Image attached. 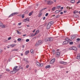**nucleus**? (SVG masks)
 I'll list each match as a JSON object with an SVG mask.
<instances>
[{"mask_svg": "<svg viewBox=\"0 0 80 80\" xmlns=\"http://www.w3.org/2000/svg\"><path fill=\"white\" fill-rule=\"evenodd\" d=\"M70 2L72 3H74L75 2V0H72L70 1Z\"/></svg>", "mask_w": 80, "mask_h": 80, "instance_id": "nucleus-17", "label": "nucleus"}, {"mask_svg": "<svg viewBox=\"0 0 80 80\" xmlns=\"http://www.w3.org/2000/svg\"><path fill=\"white\" fill-rule=\"evenodd\" d=\"M76 58H77V59H78V60H79V59H80V54H78V56L76 57Z\"/></svg>", "mask_w": 80, "mask_h": 80, "instance_id": "nucleus-14", "label": "nucleus"}, {"mask_svg": "<svg viewBox=\"0 0 80 80\" xmlns=\"http://www.w3.org/2000/svg\"><path fill=\"white\" fill-rule=\"evenodd\" d=\"M18 41H21V39L20 38H19L18 39Z\"/></svg>", "mask_w": 80, "mask_h": 80, "instance_id": "nucleus-37", "label": "nucleus"}, {"mask_svg": "<svg viewBox=\"0 0 80 80\" xmlns=\"http://www.w3.org/2000/svg\"><path fill=\"white\" fill-rule=\"evenodd\" d=\"M65 40H68V38H67L66 39H65Z\"/></svg>", "mask_w": 80, "mask_h": 80, "instance_id": "nucleus-59", "label": "nucleus"}, {"mask_svg": "<svg viewBox=\"0 0 80 80\" xmlns=\"http://www.w3.org/2000/svg\"><path fill=\"white\" fill-rule=\"evenodd\" d=\"M38 15V17H40L42 15V13L41 12H40L39 13Z\"/></svg>", "mask_w": 80, "mask_h": 80, "instance_id": "nucleus-23", "label": "nucleus"}, {"mask_svg": "<svg viewBox=\"0 0 80 80\" xmlns=\"http://www.w3.org/2000/svg\"><path fill=\"white\" fill-rule=\"evenodd\" d=\"M50 65H47L46 66V68H50Z\"/></svg>", "mask_w": 80, "mask_h": 80, "instance_id": "nucleus-19", "label": "nucleus"}, {"mask_svg": "<svg viewBox=\"0 0 80 80\" xmlns=\"http://www.w3.org/2000/svg\"><path fill=\"white\" fill-rule=\"evenodd\" d=\"M34 71L35 73H37V70L36 69H35Z\"/></svg>", "mask_w": 80, "mask_h": 80, "instance_id": "nucleus-54", "label": "nucleus"}, {"mask_svg": "<svg viewBox=\"0 0 80 80\" xmlns=\"http://www.w3.org/2000/svg\"><path fill=\"white\" fill-rule=\"evenodd\" d=\"M77 40L78 41H80V39L79 38H78L77 39Z\"/></svg>", "mask_w": 80, "mask_h": 80, "instance_id": "nucleus-44", "label": "nucleus"}, {"mask_svg": "<svg viewBox=\"0 0 80 80\" xmlns=\"http://www.w3.org/2000/svg\"><path fill=\"white\" fill-rule=\"evenodd\" d=\"M56 57H58L60 55V52H56Z\"/></svg>", "mask_w": 80, "mask_h": 80, "instance_id": "nucleus-10", "label": "nucleus"}, {"mask_svg": "<svg viewBox=\"0 0 80 80\" xmlns=\"http://www.w3.org/2000/svg\"><path fill=\"white\" fill-rule=\"evenodd\" d=\"M29 67V65H27L26 66V68H28V67Z\"/></svg>", "mask_w": 80, "mask_h": 80, "instance_id": "nucleus-49", "label": "nucleus"}, {"mask_svg": "<svg viewBox=\"0 0 80 80\" xmlns=\"http://www.w3.org/2000/svg\"><path fill=\"white\" fill-rule=\"evenodd\" d=\"M55 13H59V11L58 10H57L55 12Z\"/></svg>", "mask_w": 80, "mask_h": 80, "instance_id": "nucleus-30", "label": "nucleus"}, {"mask_svg": "<svg viewBox=\"0 0 80 80\" xmlns=\"http://www.w3.org/2000/svg\"><path fill=\"white\" fill-rule=\"evenodd\" d=\"M24 22H26V21H28V22H29V21H30V20L29 19V18H27L24 20Z\"/></svg>", "mask_w": 80, "mask_h": 80, "instance_id": "nucleus-12", "label": "nucleus"}, {"mask_svg": "<svg viewBox=\"0 0 80 80\" xmlns=\"http://www.w3.org/2000/svg\"><path fill=\"white\" fill-rule=\"evenodd\" d=\"M67 12V11L66 10H65L64 11V13H66Z\"/></svg>", "mask_w": 80, "mask_h": 80, "instance_id": "nucleus-55", "label": "nucleus"}, {"mask_svg": "<svg viewBox=\"0 0 80 80\" xmlns=\"http://www.w3.org/2000/svg\"><path fill=\"white\" fill-rule=\"evenodd\" d=\"M28 12H29L28 11V10H27L25 12V13L26 14L28 13Z\"/></svg>", "mask_w": 80, "mask_h": 80, "instance_id": "nucleus-38", "label": "nucleus"}, {"mask_svg": "<svg viewBox=\"0 0 80 80\" xmlns=\"http://www.w3.org/2000/svg\"><path fill=\"white\" fill-rule=\"evenodd\" d=\"M60 7H61V6H57V8H58V9L60 8Z\"/></svg>", "mask_w": 80, "mask_h": 80, "instance_id": "nucleus-42", "label": "nucleus"}, {"mask_svg": "<svg viewBox=\"0 0 80 80\" xmlns=\"http://www.w3.org/2000/svg\"><path fill=\"white\" fill-rule=\"evenodd\" d=\"M66 8H67V9H69V10H70V7H67Z\"/></svg>", "mask_w": 80, "mask_h": 80, "instance_id": "nucleus-39", "label": "nucleus"}, {"mask_svg": "<svg viewBox=\"0 0 80 80\" xmlns=\"http://www.w3.org/2000/svg\"><path fill=\"white\" fill-rule=\"evenodd\" d=\"M17 32L18 34L19 35H21V32H19V31H18V30L17 31Z\"/></svg>", "mask_w": 80, "mask_h": 80, "instance_id": "nucleus-26", "label": "nucleus"}, {"mask_svg": "<svg viewBox=\"0 0 80 80\" xmlns=\"http://www.w3.org/2000/svg\"><path fill=\"white\" fill-rule=\"evenodd\" d=\"M60 15H57L56 16V18H59V17H60Z\"/></svg>", "mask_w": 80, "mask_h": 80, "instance_id": "nucleus-31", "label": "nucleus"}, {"mask_svg": "<svg viewBox=\"0 0 80 80\" xmlns=\"http://www.w3.org/2000/svg\"><path fill=\"white\" fill-rule=\"evenodd\" d=\"M44 65V64L43 63H42V64H40L39 67H42L43 65Z\"/></svg>", "mask_w": 80, "mask_h": 80, "instance_id": "nucleus-28", "label": "nucleus"}, {"mask_svg": "<svg viewBox=\"0 0 80 80\" xmlns=\"http://www.w3.org/2000/svg\"><path fill=\"white\" fill-rule=\"evenodd\" d=\"M80 0H79L78 1V2H77V4H78V3H80Z\"/></svg>", "mask_w": 80, "mask_h": 80, "instance_id": "nucleus-43", "label": "nucleus"}, {"mask_svg": "<svg viewBox=\"0 0 80 80\" xmlns=\"http://www.w3.org/2000/svg\"><path fill=\"white\" fill-rule=\"evenodd\" d=\"M18 49H14L13 50V51H18Z\"/></svg>", "mask_w": 80, "mask_h": 80, "instance_id": "nucleus-36", "label": "nucleus"}, {"mask_svg": "<svg viewBox=\"0 0 80 80\" xmlns=\"http://www.w3.org/2000/svg\"><path fill=\"white\" fill-rule=\"evenodd\" d=\"M52 53L53 55L55 54V50H52Z\"/></svg>", "mask_w": 80, "mask_h": 80, "instance_id": "nucleus-27", "label": "nucleus"}, {"mask_svg": "<svg viewBox=\"0 0 80 80\" xmlns=\"http://www.w3.org/2000/svg\"><path fill=\"white\" fill-rule=\"evenodd\" d=\"M21 56H23V53H21Z\"/></svg>", "mask_w": 80, "mask_h": 80, "instance_id": "nucleus-62", "label": "nucleus"}, {"mask_svg": "<svg viewBox=\"0 0 80 80\" xmlns=\"http://www.w3.org/2000/svg\"><path fill=\"white\" fill-rule=\"evenodd\" d=\"M75 37H76V36L75 35H73L71 37V39H72V40H73V39H74Z\"/></svg>", "mask_w": 80, "mask_h": 80, "instance_id": "nucleus-11", "label": "nucleus"}, {"mask_svg": "<svg viewBox=\"0 0 80 80\" xmlns=\"http://www.w3.org/2000/svg\"><path fill=\"white\" fill-rule=\"evenodd\" d=\"M22 18H24V14H22Z\"/></svg>", "mask_w": 80, "mask_h": 80, "instance_id": "nucleus-46", "label": "nucleus"}, {"mask_svg": "<svg viewBox=\"0 0 80 80\" xmlns=\"http://www.w3.org/2000/svg\"><path fill=\"white\" fill-rule=\"evenodd\" d=\"M73 42H69L70 45H72V44H73Z\"/></svg>", "mask_w": 80, "mask_h": 80, "instance_id": "nucleus-32", "label": "nucleus"}, {"mask_svg": "<svg viewBox=\"0 0 80 80\" xmlns=\"http://www.w3.org/2000/svg\"><path fill=\"white\" fill-rule=\"evenodd\" d=\"M24 61H25V62H26V61H27V59H26V58H24Z\"/></svg>", "mask_w": 80, "mask_h": 80, "instance_id": "nucleus-41", "label": "nucleus"}, {"mask_svg": "<svg viewBox=\"0 0 80 80\" xmlns=\"http://www.w3.org/2000/svg\"><path fill=\"white\" fill-rule=\"evenodd\" d=\"M36 33H37V34L38 33H39V30H37L36 32Z\"/></svg>", "mask_w": 80, "mask_h": 80, "instance_id": "nucleus-34", "label": "nucleus"}, {"mask_svg": "<svg viewBox=\"0 0 80 80\" xmlns=\"http://www.w3.org/2000/svg\"><path fill=\"white\" fill-rule=\"evenodd\" d=\"M69 50H74V51H77L78 49L76 47L73 46L69 48Z\"/></svg>", "mask_w": 80, "mask_h": 80, "instance_id": "nucleus-4", "label": "nucleus"}, {"mask_svg": "<svg viewBox=\"0 0 80 80\" xmlns=\"http://www.w3.org/2000/svg\"><path fill=\"white\" fill-rule=\"evenodd\" d=\"M18 68V67L16 66L13 69V71L10 72L11 74H13V73H15L17 72L19 69H18L17 68Z\"/></svg>", "mask_w": 80, "mask_h": 80, "instance_id": "nucleus-1", "label": "nucleus"}, {"mask_svg": "<svg viewBox=\"0 0 80 80\" xmlns=\"http://www.w3.org/2000/svg\"><path fill=\"white\" fill-rule=\"evenodd\" d=\"M53 1L54 2H56V0H53Z\"/></svg>", "mask_w": 80, "mask_h": 80, "instance_id": "nucleus-63", "label": "nucleus"}, {"mask_svg": "<svg viewBox=\"0 0 80 80\" xmlns=\"http://www.w3.org/2000/svg\"><path fill=\"white\" fill-rule=\"evenodd\" d=\"M25 47V46H24V45H22V48H24V47Z\"/></svg>", "mask_w": 80, "mask_h": 80, "instance_id": "nucleus-58", "label": "nucleus"}, {"mask_svg": "<svg viewBox=\"0 0 80 80\" xmlns=\"http://www.w3.org/2000/svg\"><path fill=\"white\" fill-rule=\"evenodd\" d=\"M15 45H16V44H11L10 45V46L11 47H15Z\"/></svg>", "mask_w": 80, "mask_h": 80, "instance_id": "nucleus-21", "label": "nucleus"}, {"mask_svg": "<svg viewBox=\"0 0 80 80\" xmlns=\"http://www.w3.org/2000/svg\"><path fill=\"white\" fill-rule=\"evenodd\" d=\"M32 13H33V12H30L28 14L29 16H31L32 15Z\"/></svg>", "mask_w": 80, "mask_h": 80, "instance_id": "nucleus-18", "label": "nucleus"}, {"mask_svg": "<svg viewBox=\"0 0 80 80\" xmlns=\"http://www.w3.org/2000/svg\"><path fill=\"white\" fill-rule=\"evenodd\" d=\"M48 38L49 42H51V41H52L53 40V39L52 38Z\"/></svg>", "mask_w": 80, "mask_h": 80, "instance_id": "nucleus-13", "label": "nucleus"}, {"mask_svg": "<svg viewBox=\"0 0 80 80\" xmlns=\"http://www.w3.org/2000/svg\"><path fill=\"white\" fill-rule=\"evenodd\" d=\"M53 24V21H51L47 25V29H49L51 27V25Z\"/></svg>", "mask_w": 80, "mask_h": 80, "instance_id": "nucleus-3", "label": "nucleus"}, {"mask_svg": "<svg viewBox=\"0 0 80 80\" xmlns=\"http://www.w3.org/2000/svg\"><path fill=\"white\" fill-rule=\"evenodd\" d=\"M11 37H9L8 38V40H10L11 39Z\"/></svg>", "mask_w": 80, "mask_h": 80, "instance_id": "nucleus-47", "label": "nucleus"}, {"mask_svg": "<svg viewBox=\"0 0 80 80\" xmlns=\"http://www.w3.org/2000/svg\"><path fill=\"white\" fill-rule=\"evenodd\" d=\"M30 52L32 53V54H33V53H34V52H33V49H31L30 50Z\"/></svg>", "mask_w": 80, "mask_h": 80, "instance_id": "nucleus-22", "label": "nucleus"}, {"mask_svg": "<svg viewBox=\"0 0 80 80\" xmlns=\"http://www.w3.org/2000/svg\"><path fill=\"white\" fill-rule=\"evenodd\" d=\"M48 41H49V40L48 39V38H46L45 39V41L46 42H48Z\"/></svg>", "mask_w": 80, "mask_h": 80, "instance_id": "nucleus-15", "label": "nucleus"}, {"mask_svg": "<svg viewBox=\"0 0 80 80\" xmlns=\"http://www.w3.org/2000/svg\"><path fill=\"white\" fill-rule=\"evenodd\" d=\"M40 64V63L38 62H36V65H37L38 66H39V67Z\"/></svg>", "mask_w": 80, "mask_h": 80, "instance_id": "nucleus-25", "label": "nucleus"}, {"mask_svg": "<svg viewBox=\"0 0 80 80\" xmlns=\"http://www.w3.org/2000/svg\"><path fill=\"white\" fill-rule=\"evenodd\" d=\"M52 16L53 17H55V15L54 14L52 15Z\"/></svg>", "mask_w": 80, "mask_h": 80, "instance_id": "nucleus-61", "label": "nucleus"}, {"mask_svg": "<svg viewBox=\"0 0 80 80\" xmlns=\"http://www.w3.org/2000/svg\"><path fill=\"white\" fill-rule=\"evenodd\" d=\"M21 24H22V23L21 22H19L18 23V25H21Z\"/></svg>", "mask_w": 80, "mask_h": 80, "instance_id": "nucleus-48", "label": "nucleus"}, {"mask_svg": "<svg viewBox=\"0 0 80 80\" xmlns=\"http://www.w3.org/2000/svg\"><path fill=\"white\" fill-rule=\"evenodd\" d=\"M78 13V11H75L73 12V13L74 14H75V13Z\"/></svg>", "mask_w": 80, "mask_h": 80, "instance_id": "nucleus-24", "label": "nucleus"}, {"mask_svg": "<svg viewBox=\"0 0 80 80\" xmlns=\"http://www.w3.org/2000/svg\"><path fill=\"white\" fill-rule=\"evenodd\" d=\"M55 59L53 58L52 59L51 61L50 62V64H52L55 62Z\"/></svg>", "mask_w": 80, "mask_h": 80, "instance_id": "nucleus-7", "label": "nucleus"}, {"mask_svg": "<svg viewBox=\"0 0 80 80\" xmlns=\"http://www.w3.org/2000/svg\"><path fill=\"white\" fill-rule=\"evenodd\" d=\"M29 51H27L25 52V55H28V53H29Z\"/></svg>", "mask_w": 80, "mask_h": 80, "instance_id": "nucleus-16", "label": "nucleus"}, {"mask_svg": "<svg viewBox=\"0 0 80 80\" xmlns=\"http://www.w3.org/2000/svg\"><path fill=\"white\" fill-rule=\"evenodd\" d=\"M45 9H47V8H43L42 9H41L40 11V13H41L42 12V11H43V10H45Z\"/></svg>", "mask_w": 80, "mask_h": 80, "instance_id": "nucleus-20", "label": "nucleus"}, {"mask_svg": "<svg viewBox=\"0 0 80 80\" xmlns=\"http://www.w3.org/2000/svg\"><path fill=\"white\" fill-rule=\"evenodd\" d=\"M36 6H38V4H37Z\"/></svg>", "mask_w": 80, "mask_h": 80, "instance_id": "nucleus-64", "label": "nucleus"}, {"mask_svg": "<svg viewBox=\"0 0 80 80\" xmlns=\"http://www.w3.org/2000/svg\"><path fill=\"white\" fill-rule=\"evenodd\" d=\"M43 41L42 40H39L38 42H37L36 43V47H38L39 45H40L43 43Z\"/></svg>", "mask_w": 80, "mask_h": 80, "instance_id": "nucleus-2", "label": "nucleus"}, {"mask_svg": "<svg viewBox=\"0 0 80 80\" xmlns=\"http://www.w3.org/2000/svg\"><path fill=\"white\" fill-rule=\"evenodd\" d=\"M56 8V7H54L52 8V10H53V11L54 10H55V9Z\"/></svg>", "mask_w": 80, "mask_h": 80, "instance_id": "nucleus-29", "label": "nucleus"}, {"mask_svg": "<svg viewBox=\"0 0 80 80\" xmlns=\"http://www.w3.org/2000/svg\"><path fill=\"white\" fill-rule=\"evenodd\" d=\"M26 35H27V34H24L23 35V37H25V36H26Z\"/></svg>", "mask_w": 80, "mask_h": 80, "instance_id": "nucleus-57", "label": "nucleus"}, {"mask_svg": "<svg viewBox=\"0 0 80 80\" xmlns=\"http://www.w3.org/2000/svg\"><path fill=\"white\" fill-rule=\"evenodd\" d=\"M26 62V63H29V61H27Z\"/></svg>", "mask_w": 80, "mask_h": 80, "instance_id": "nucleus-52", "label": "nucleus"}, {"mask_svg": "<svg viewBox=\"0 0 80 80\" xmlns=\"http://www.w3.org/2000/svg\"><path fill=\"white\" fill-rule=\"evenodd\" d=\"M29 41H30V40L28 39H27L26 40V42H29Z\"/></svg>", "mask_w": 80, "mask_h": 80, "instance_id": "nucleus-33", "label": "nucleus"}, {"mask_svg": "<svg viewBox=\"0 0 80 80\" xmlns=\"http://www.w3.org/2000/svg\"><path fill=\"white\" fill-rule=\"evenodd\" d=\"M48 5H52L53 3V2L52 1H47Z\"/></svg>", "mask_w": 80, "mask_h": 80, "instance_id": "nucleus-5", "label": "nucleus"}, {"mask_svg": "<svg viewBox=\"0 0 80 80\" xmlns=\"http://www.w3.org/2000/svg\"><path fill=\"white\" fill-rule=\"evenodd\" d=\"M17 14H18V13L17 12H14L13 13H12L9 16V18L11 17H13V16H14V15H17Z\"/></svg>", "mask_w": 80, "mask_h": 80, "instance_id": "nucleus-6", "label": "nucleus"}, {"mask_svg": "<svg viewBox=\"0 0 80 80\" xmlns=\"http://www.w3.org/2000/svg\"><path fill=\"white\" fill-rule=\"evenodd\" d=\"M14 43H16V42H17V41L15 40L14 41Z\"/></svg>", "mask_w": 80, "mask_h": 80, "instance_id": "nucleus-60", "label": "nucleus"}, {"mask_svg": "<svg viewBox=\"0 0 80 80\" xmlns=\"http://www.w3.org/2000/svg\"><path fill=\"white\" fill-rule=\"evenodd\" d=\"M60 13L61 15H62V14H63V12H61Z\"/></svg>", "mask_w": 80, "mask_h": 80, "instance_id": "nucleus-56", "label": "nucleus"}, {"mask_svg": "<svg viewBox=\"0 0 80 80\" xmlns=\"http://www.w3.org/2000/svg\"><path fill=\"white\" fill-rule=\"evenodd\" d=\"M2 50L0 49V53H2Z\"/></svg>", "mask_w": 80, "mask_h": 80, "instance_id": "nucleus-51", "label": "nucleus"}, {"mask_svg": "<svg viewBox=\"0 0 80 80\" xmlns=\"http://www.w3.org/2000/svg\"><path fill=\"white\" fill-rule=\"evenodd\" d=\"M48 13H46L45 14L46 17H47V16H48Z\"/></svg>", "mask_w": 80, "mask_h": 80, "instance_id": "nucleus-40", "label": "nucleus"}, {"mask_svg": "<svg viewBox=\"0 0 80 80\" xmlns=\"http://www.w3.org/2000/svg\"><path fill=\"white\" fill-rule=\"evenodd\" d=\"M6 70L8 72H10V69H9L7 68L6 69Z\"/></svg>", "mask_w": 80, "mask_h": 80, "instance_id": "nucleus-35", "label": "nucleus"}, {"mask_svg": "<svg viewBox=\"0 0 80 80\" xmlns=\"http://www.w3.org/2000/svg\"><path fill=\"white\" fill-rule=\"evenodd\" d=\"M59 63H60V64H62V65H66V64L67 63V62H64L62 61H60Z\"/></svg>", "mask_w": 80, "mask_h": 80, "instance_id": "nucleus-8", "label": "nucleus"}, {"mask_svg": "<svg viewBox=\"0 0 80 80\" xmlns=\"http://www.w3.org/2000/svg\"><path fill=\"white\" fill-rule=\"evenodd\" d=\"M37 34V32H35L34 34H33V36H35Z\"/></svg>", "mask_w": 80, "mask_h": 80, "instance_id": "nucleus-45", "label": "nucleus"}, {"mask_svg": "<svg viewBox=\"0 0 80 80\" xmlns=\"http://www.w3.org/2000/svg\"><path fill=\"white\" fill-rule=\"evenodd\" d=\"M63 7H62L61 8V10H63Z\"/></svg>", "mask_w": 80, "mask_h": 80, "instance_id": "nucleus-53", "label": "nucleus"}, {"mask_svg": "<svg viewBox=\"0 0 80 80\" xmlns=\"http://www.w3.org/2000/svg\"><path fill=\"white\" fill-rule=\"evenodd\" d=\"M69 42H70V41H68V40H66L64 41L63 42V45H66V44H67V43H69Z\"/></svg>", "mask_w": 80, "mask_h": 80, "instance_id": "nucleus-9", "label": "nucleus"}, {"mask_svg": "<svg viewBox=\"0 0 80 80\" xmlns=\"http://www.w3.org/2000/svg\"><path fill=\"white\" fill-rule=\"evenodd\" d=\"M45 18H46V17H44L42 19L43 20H45Z\"/></svg>", "mask_w": 80, "mask_h": 80, "instance_id": "nucleus-50", "label": "nucleus"}]
</instances>
